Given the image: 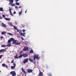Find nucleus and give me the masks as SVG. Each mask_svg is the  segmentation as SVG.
Returning <instances> with one entry per match:
<instances>
[{
	"instance_id": "f257e3e1",
	"label": "nucleus",
	"mask_w": 76,
	"mask_h": 76,
	"mask_svg": "<svg viewBox=\"0 0 76 76\" xmlns=\"http://www.w3.org/2000/svg\"><path fill=\"white\" fill-rule=\"evenodd\" d=\"M38 55H34V56L33 59L34 60H35V59H38L39 57H38Z\"/></svg>"
},
{
	"instance_id": "f03ea898",
	"label": "nucleus",
	"mask_w": 76,
	"mask_h": 76,
	"mask_svg": "<svg viewBox=\"0 0 76 76\" xmlns=\"http://www.w3.org/2000/svg\"><path fill=\"white\" fill-rule=\"evenodd\" d=\"M28 58H26V59H24L23 62V63H24V64H25L26 63H28Z\"/></svg>"
},
{
	"instance_id": "7ed1b4c3",
	"label": "nucleus",
	"mask_w": 76,
	"mask_h": 76,
	"mask_svg": "<svg viewBox=\"0 0 76 76\" xmlns=\"http://www.w3.org/2000/svg\"><path fill=\"white\" fill-rule=\"evenodd\" d=\"M13 65H14V66H12L11 67V69H15V66H16V64L15 63H13Z\"/></svg>"
},
{
	"instance_id": "20e7f679",
	"label": "nucleus",
	"mask_w": 76,
	"mask_h": 76,
	"mask_svg": "<svg viewBox=\"0 0 76 76\" xmlns=\"http://www.w3.org/2000/svg\"><path fill=\"white\" fill-rule=\"evenodd\" d=\"M14 40V39L12 38H11L10 39L8 40V44H9V43H10V42H11L12 41H13Z\"/></svg>"
},
{
	"instance_id": "39448f33",
	"label": "nucleus",
	"mask_w": 76,
	"mask_h": 76,
	"mask_svg": "<svg viewBox=\"0 0 76 76\" xmlns=\"http://www.w3.org/2000/svg\"><path fill=\"white\" fill-rule=\"evenodd\" d=\"M9 12H10V15H11V16H13V14H12V10L11 9V8H10V7H9Z\"/></svg>"
},
{
	"instance_id": "423d86ee",
	"label": "nucleus",
	"mask_w": 76,
	"mask_h": 76,
	"mask_svg": "<svg viewBox=\"0 0 76 76\" xmlns=\"http://www.w3.org/2000/svg\"><path fill=\"white\" fill-rule=\"evenodd\" d=\"M23 57H28V55L27 54H23Z\"/></svg>"
},
{
	"instance_id": "0eeeda50",
	"label": "nucleus",
	"mask_w": 76,
	"mask_h": 76,
	"mask_svg": "<svg viewBox=\"0 0 76 76\" xmlns=\"http://www.w3.org/2000/svg\"><path fill=\"white\" fill-rule=\"evenodd\" d=\"M25 34H26V33L25 32H24V33H21L20 34V35H21V36H23V37H25Z\"/></svg>"
},
{
	"instance_id": "6e6552de",
	"label": "nucleus",
	"mask_w": 76,
	"mask_h": 76,
	"mask_svg": "<svg viewBox=\"0 0 76 76\" xmlns=\"http://www.w3.org/2000/svg\"><path fill=\"white\" fill-rule=\"evenodd\" d=\"M28 50V47L26 48V47H24L23 51H26Z\"/></svg>"
},
{
	"instance_id": "1a4fd4ad",
	"label": "nucleus",
	"mask_w": 76,
	"mask_h": 76,
	"mask_svg": "<svg viewBox=\"0 0 76 76\" xmlns=\"http://www.w3.org/2000/svg\"><path fill=\"white\" fill-rule=\"evenodd\" d=\"M27 72L28 73H31L32 72V69H27Z\"/></svg>"
},
{
	"instance_id": "9d476101",
	"label": "nucleus",
	"mask_w": 76,
	"mask_h": 76,
	"mask_svg": "<svg viewBox=\"0 0 76 76\" xmlns=\"http://www.w3.org/2000/svg\"><path fill=\"white\" fill-rule=\"evenodd\" d=\"M14 39V40L13 41H13V42H12V43L13 44H15V45H16V42H17V40H15Z\"/></svg>"
},
{
	"instance_id": "9b49d317",
	"label": "nucleus",
	"mask_w": 76,
	"mask_h": 76,
	"mask_svg": "<svg viewBox=\"0 0 76 76\" xmlns=\"http://www.w3.org/2000/svg\"><path fill=\"white\" fill-rule=\"evenodd\" d=\"M21 70L23 72V73H25V74H26V72H25V70H24V69H23V68H22Z\"/></svg>"
},
{
	"instance_id": "f8f14e48",
	"label": "nucleus",
	"mask_w": 76,
	"mask_h": 76,
	"mask_svg": "<svg viewBox=\"0 0 76 76\" xmlns=\"http://www.w3.org/2000/svg\"><path fill=\"white\" fill-rule=\"evenodd\" d=\"M2 27H4V28H6V24H4L3 23H2Z\"/></svg>"
},
{
	"instance_id": "ddd939ff",
	"label": "nucleus",
	"mask_w": 76,
	"mask_h": 76,
	"mask_svg": "<svg viewBox=\"0 0 76 76\" xmlns=\"http://www.w3.org/2000/svg\"><path fill=\"white\" fill-rule=\"evenodd\" d=\"M17 31L19 32L20 35L21 33H22V30H19V29H17Z\"/></svg>"
},
{
	"instance_id": "4468645a",
	"label": "nucleus",
	"mask_w": 76,
	"mask_h": 76,
	"mask_svg": "<svg viewBox=\"0 0 76 76\" xmlns=\"http://www.w3.org/2000/svg\"><path fill=\"white\" fill-rule=\"evenodd\" d=\"M39 76H43V74H42V72H40V73L39 74Z\"/></svg>"
},
{
	"instance_id": "2eb2a0df",
	"label": "nucleus",
	"mask_w": 76,
	"mask_h": 76,
	"mask_svg": "<svg viewBox=\"0 0 76 76\" xmlns=\"http://www.w3.org/2000/svg\"><path fill=\"white\" fill-rule=\"evenodd\" d=\"M6 47L7 46L8 47H10V46H11V43H10V44H8L7 45H6Z\"/></svg>"
},
{
	"instance_id": "dca6fc26",
	"label": "nucleus",
	"mask_w": 76,
	"mask_h": 76,
	"mask_svg": "<svg viewBox=\"0 0 76 76\" xmlns=\"http://www.w3.org/2000/svg\"><path fill=\"white\" fill-rule=\"evenodd\" d=\"M4 52V49H1L0 50V53H3Z\"/></svg>"
},
{
	"instance_id": "f3484780",
	"label": "nucleus",
	"mask_w": 76,
	"mask_h": 76,
	"mask_svg": "<svg viewBox=\"0 0 76 76\" xmlns=\"http://www.w3.org/2000/svg\"><path fill=\"white\" fill-rule=\"evenodd\" d=\"M5 19L6 20H7L8 21H9V20H10V19L9 18H5Z\"/></svg>"
},
{
	"instance_id": "a211bd4d",
	"label": "nucleus",
	"mask_w": 76,
	"mask_h": 76,
	"mask_svg": "<svg viewBox=\"0 0 76 76\" xmlns=\"http://www.w3.org/2000/svg\"><path fill=\"white\" fill-rule=\"evenodd\" d=\"M11 4V6H15V4H12V3H10L9 4Z\"/></svg>"
},
{
	"instance_id": "6ab92c4d",
	"label": "nucleus",
	"mask_w": 76,
	"mask_h": 76,
	"mask_svg": "<svg viewBox=\"0 0 76 76\" xmlns=\"http://www.w3.org/2000/svg\"><path fill=\"white\" fill-rule=\"evenodd\" d=\"M34 53V51H33V50L31 49V50L30 51L29 53L30 54H32V53Z\"/></svg>"
},
{
	"instance_id": "aec40b11",
	"label": "nucleus",
	"mask_w": 76,
	"mask_h": 76,
	"mask_svg": "<svg viewBox=\"0 0 76 76\" xmlns=\"http://www.w3.org/2000/svg\"><path fill=\"white\" fill-rule=\"evenodd\" d=\"M10 3H13V0H9Z\"/></svg>"
},
{
	"instance_id": "412c9836",
	"label": "nucleus",
	"mask_w": 76,
	"mask_h": 76,
	"mask_svg": "<svg viewBox=\"0 0 76 76\" xmlns=\"http://www.w3.org/2000/svg\"><path fill=\"white\" fill-rule=\"evenodd\" d=\"M6 33V31H3L1 32L2 35H4V34H5Z\"/></svg>"
},
{
	"instance_id": "4be33fe9",
	"label": "nucleus",
	"mask_w": 76,
	"mask_h": 76,
	"mask_svg": "<svg viewBox=\"0 0 76 76\" xmlns=\"http://www.w3.org/2000/svg\"><path fill=\"white\" fill-rule=\"evenodd\" d=\"M12 75L13 76H16V73L14 72L12 74Z\"/></svg>"
},
{
	"instance_id": "5701e85b",
	"label": "nucleus",
	"mask_w": 76,
	"mask_h": 76,
	"mask_svg": "<svg viewBox=\"0 0 76 76\" xmlns=\"http://www.w3.org/2000/svg\"><path fill=\"white\" fill-rule=\"evenodd\" d=\"M21 43H22V42H20L19 43L17 42L16 45H20V44H21Z\"/></svg>"
},
{
	"instance_id": "b1692460",
	"label": "nucleus",
	"mask_w": 76,
	"mask_h": 76,
	"mask_svg": "<svg viewBox=\"0 0 76 76\" xmlns=\"http://www.w3.org/2000/svg\"><path fill=\"white\" fill-rule=\"evenodd\" d=\"M8 35H11V36H13V34L11 33H9L7 34Z\"/></svg>"
},
{
	"instance_id": "393cba45",
	"label": "nucleus",
	"mask_w": 76,
	"mask_h": 76,
	"mask_svg": "<svg viewBox=\"0 0 76 76\" xmlns=\"http://www.w3.org/2000/svg\"><path fill=\"white\" fill-rule=\"evenodd\" d=\"M22 56H23V55H21L18 56V58H21V57H22Z\"/></svg>"
},
{
	"instance_id": "a878e982",
	"label": "nucleus",
	"mask_w": 76,
	"mask_h": 76,
	"mask_svg": "<svg viewBox=\"0 0 76 76\" xmlns=\"http://www.w3.org/2000/svg\"><path fill=\"white\" fill-rule=\"evenodd\" d=\"M22 11H21L19 13V15H22Z\"/></svg>"
},
{
	"instance_id": "bb28decb",
	"label": "nucleus",
	"mask_w": 76,
	"mask_h": 76,
	"mask_svg": "<svg viewBox=\"0 0 76 76\" xmlns=\"http://www.w3.org/2000/svg\"><path fill=\"white\" fill-rule=\"evenodd\" d=\"M15 58H18V54H17L15 56Z\"/></svg>"
},
{
	"instance_id": "cd10ccee",
	"label": "nucleus",
	"mask_w": 76,
	"mask_h": 76,
	"mask_svg": "<svg viewBox=\"0 0 76 76\" xmlns=\"http://www.w3.org/2000/svg\"><path fill=\"white\" fill-rule=\"evenodd\" d=\"M29 61H31V62H32V61H33V60H32V59H31V58H29Z\"/></svg>"
},
{
	"instance_id": "c85d7f7f",
	"label": "nucleus",
	"mask_w": 76,
	"mask_h": 76,
	"mask_svg": "<svg viewBox=\"0 0 76 76\" xmlns=\"http://www.w3.org/2000/svg\"><path fill=\"white\" fill-rule=\"evenodd\" d=\"M0 11H4V10H3V8H0Z\"/></svg>"
},
{
	"instance_id": "c756f323",
	"label": "nucleus",
	"mask_w": 76,
	"mask_h": 76,
	"mask_svg": "<svg viewBox=\"0 0 76 76\" xmlns=\"http://www.w3.org/2000/svg\"><path fill=\"white\" fill-rule=\"evenodd\" d=\"M13 27H14V29H15V30H17V29H17V28H16V26H14Z\"/></svg>"
},
{
	"instance_id": "7c9ffc66",
	"label": "nucleus",
	"mask_w": 76,
	"mask_h": 76,
	"mask_svg": "<svg viewBox=\"0 0 76 76\" xmlns=\"http://www.w3.org/2000/svg\"><path fill=\"white\" fill-rule=\"evenodd\" d=\"M2 66H3V67H5V66H6V64H2Z\"/></svg>"
},
{
	"instance_id": "2f4dec72",
	"label": "nucleus",
	"mask_w": 76,
	"mask_h": 76,
	"mask_svg": "<svg viewBox=\"0 0 76 76\" xmlns=\"http://www.w3.org/2000/svg\"><path fill=\"white\" fill-rule=\"evenodd\" d=\"M6 47V45H2L1 46V47Z\"/></svg>"
},
{
	"instance_id": "473e14b6",
	"label": "nucleus",
	"mask_w": 76,
	"mask_h": 76,
	"mask_svg": "<svg viewBox=\"0 0 76 76\" xmlns=\"http://www.w3.org/2000/svg\"><path fill=\"white\" fill-rule=\"evenodd\" d=\"M16 5H19V3L18 2H16L15 3Z\"/></svg>"
},
{
	"instance_id": "72a5a7b5",
	"label": "nucleus",
	"mask_w": 76,
	"mask_h": 76,
	"mask_svg": "<svg viewBox=\"0 0 76 76\" xmlns=\"http://www.w3.org/2000/svg\"><path fill=\"white\" fill-rule=\"evenodd\" d=\"M22 53H23V52L22 51H20V54H22Z\"/></svg>"
},
{
	"instance_id": "f704fd0d",
	"label": "nucleus",
	"mask_w": 76,
	"mask_h": 76,
	"mask_svg": "<svg viewBox=\"0 0 76 76\" xmlns=\"http://www.w3.org/2000/svg\"><path fill=\"white\" fill-rule=\"evenodd\" d=\"M2 16H3V17L4 18H5V15H4V14L2 15Z\"/></svg>"
},
{
	"instance_id": "c9c22d12",
	"label": "nucleus",
	"mask_w": 76,
	"mask_h": 76,
	"mask_svg": "<svg viewBox=\"0 0 76 76\" xmlns=\"http://www.w3.org/2000/svg\"><path fill=\"white\" fill-rule=\"evenodd\" d=\"M14 62V59H13L11 62V63H13Z\"/></svg>"
},
{
	"instance_id": "e433bc0d",
	"label": "nucleus",
	"mask_w": 76,
	"mask_h": 76,
	"mask_svg": "<svg viewBox=\"0 0 76 76\" xmlns=\"http://www.w3.org/2000/svg\"><path fill=\"white\" fill-rule=\"evenodd\" d=\"M48 76H52V74H49L48 75Z\"/></svg>"
},
{
	"instance_id": "4c0bfd02",
	"label": "nucleus",
	"mask_w": 76,
	"mask_h": 76,
	"mask_svg": "<svg viewBox=\"0 0 76 76\" xmlns=\"http://www.w3.org/2000/svg\"><path fill=\"white\" fill-rule=\"evenodd\" d=\"M15 8L16 9H18V7L16 6H15Z\"/></svg>"
},
{
	"instance_id": "58836bf2",
	"label": "nucleus",
	"mask_w": 76,
	"mask_h": 76,
	"mask_svg": "<svg viewBox=\"0 0 76 76\" xmlns=\"http://www.w3.org/2000/svg\"><path fill=\"white\" fill-rule=\"evenodd\" d=\"M22 31H23V32H25V29H23V30Z\"/></svg>"
},
{
	"instance_id": "ea45409f",
	"label": "nucleus",
	"mask_w": 76,
	"mask_h": 76,
	"mask_svg": "<svg viewBox=\"0 0 76 76\" xmlns=\"http://www.w3.org/2000/svg\"><path fill=\"white\" fill-rule=\"evenodd\" d=\"M2 58V55H0V58Z\"/></svg>"
},
{
	"instance_id": "a19ab883",
	"label": "nucleus",
	"mask_w": 76,
	"mask_h": 76,
	"mask_svg": "<svg viewBox=\"0 0 76 76\" xmlns=\"http://www.w3.org/2000/svg\"><path fill=\"white\" fill-rule=\"evenodd\" d=\"M14 72H15V71H12V72H10V73H14Z\"/></svg>"
},
{
	"instance_id": "79ce46f5",
	"label": "nucleus",
	"mask_w": 76,
	"mask_h": 76,
	"mask_svg": "<svg viewBox=\"0 0 76 76\" xmlns=\"http://www.w3.org/2000/svg\"><path fill=\"white\" fill-rule=\"evenodd\" d=\"M21 39H22V41H23V40H24V39H23V37H21Z\"/></svg>"
},
{
	"instance_id": "37998d69",
	"label": "nucleus",
	"mask_w": 76,
	"mask_h": 76,
	"mask_svg": "<svg viewBox=\"0 0 76 76\" xmlns=\"http://www.w3.org/2000/svg\"><path fill=\"white\" fill-rule=\"evenodd\" d=\"M0 38H1V39H2V38H3V37L1 36V37H0Z\"/></svg>"
},
{
	"instance_id": "c03bdc74",
	"label": "nucleus",
	"mask_w": 76,
	"mask_h": 76,
	"mask_svg": "<svg viewBox=\"0 0 76 76\" xmlns=\"http://www.w3.org/2000/svg\"><path fill=\"white\" fill-rule=\"evenodd\" d=\"M15 1L16 2H17V1H19V0H15Z\"/></svg>"
},
{
	"instance_id": "a18cd8bd",
	"label": "nucleus",
	"mask_w": 76,
	"mask_h": 76,
	"mask_svg": "<svg viewBox=\"0 0 76 76\" xmlns=\"http://www.w3.org/2000/svg\"><path fill=\"white\" fill-rule=\"evenodd\" d=\"M3 19V17H0V19Z\"/></svg>"
},
{
	"instance_id": "49530a36",
	"label": "nucleus",
	"mask_w": 76,
	"mask_h": 76,
	"mask_svg": "<svg viewBox=\"0 0 76 76\" xmlns=\"http://www.w3.org/2000/svg\"><path fill=\"white\" fill-rule=\"evenodd\" d=\"M16 12L14 11L13 13V14H16Z\"/></svg>"
},
{
	"instance_id": "de8ad7c7",
	"label": "nucleus",
	"mask_w": 76,
	"mask_h": 76,
	"mask_svg": "<svg viewBox=\"0 0 76 76\" xmlns=\"http://www.w3.org/2000/svg\"><path fill=\"white\" fill-rule=\"evenodd\" d=\"M15 24L16 25H17V22H16V21L15 22Z\"/></svg>"
},
{
	"instance_id": "09e8293b",
	"label": "nucleus",
	"mask_w": 76,
	"mask_h": 76,
	"mask_svg": "<svg viewBox=\"0 0 76 76\" xmlns=\"http://www.w3.org/2000/svg\"><path fill=\"white\" fill-rule=\"evenodd\" d=\"M5 67H6V68H7L8 66L7 65H5Z\"/></svg>"
},
{
	"instance_id": "8fccbe9b",
	"label": "nucleus",
	"mask_w": 76,
	"mask_h": 76,
	"mask_svg": "<svg viewBox=\"0 0 76 76\" xmlns=\"http://www.w3.org/2000/svg\"><path fill=\"white\" fill-rule=\"evenodd\" d=\"M22 27H23V28H25V26H22Z\"/></svg>"
},
{
	"instance_id": "3c124183",
	"label": "nucleus",
	"mask_w": 76,
	"mask_h": 76,
	"mask_svg": "<svg viewBox=\"0 0 76 76\" xmlns=\"http://www.w3.org/2000/svg\"><path fill=\"white\" fill-rule=\"evenodd\" d=\"M19 8H21V6L19 7Z\"/></svg>"
},
{
	"instance_id": "603ef678",
	"label": "nucleus",
	"mask_w": 76,
	"mask_h": 76,
	"mask_svg": "<svg viewBox=\"0 0 76 76\" xmlns=\"http://www.w3.org/2000/svg\"><path fill=\"white\" fill-rule=\"evenodd\" d=\"M27 11V10H26V11H25V12L26 13Z\"/></svg>"
},
{
	"instance_id": "864d4df0",
	"label": "nucleus",
	"mask_w": 76,
	"mask_h": 76,
	"mask_svg": "<svg viewBox=\"0 0 76 76\" xmlns=\"http://www.w3.org/2000/svg\"><path fill=\"white\" fill-rule=\"evenodd\" d=\"M26 43H28V42L27 41H26Z\"/></svg>"
},
{
	"instance_id": "5fc2aeb1",
	"label": "nucleus",
	"mask_w": 76,
	"mask_h": 76,
	"mask_svg": "<svg viewBox=\"0 0 76 76\" xmlns=\"http://www.w3.org/2000/svg\"><path fill=\"white\" fill-rule=\"evenodd\" d=\"M25 76H26V74Z\"/></svg>"
},
{
	"instance_id": "6e6d98bb",
	"label": "nucleus",
	"mask_w": 76,
	"mask_h": 76,
	"mask_svg": "<svg viewBox=\"0 0 76 76\" xmlns=\"http://www.w3.org/2000/svg\"><path fill=\"white\" fill-rule=\"evenodd\" d=\"M25 44L26 45V43H25Z\"/></svg>"
},
{
	"instance_id": "4d7b16f0",
	"label": "nucleus",
	"mask_w": 76,
	"mask_h": 76,
	"mask_svg": "<svg viewBox=\"0 0 76 76\" xmlns=\"http://www.w3.org/2000/svg\"><path fill=\"white\" fill-rule=\"evenodd\" d=\"M1 72V71L0 70V73Z\"/></svg>"
},
{
	"instance_id": "13d9d810",
	"label": "nucleus",
	"mask_w": 76,
	"mask_h": 76,
	"mask_svg": "<svg viewBox=\"0 0 76 76\" xmlns=\"http://www.w3.org/2000/svg\"><path fill=\"white\" fill-rule=\"evenodd\" d=\"M33 63H34V62H33Z\"/></svg>"
},
{
	"instance_id": "bf43d9fd",
	"label": "nucleus",
	"mask_w": 76,
	"mask_h": 76,
	"mask_svg": "<svg viewBox=\"0 0 76 76\" xmlns=\"http://www.w3.org/2000/svg\"><path fill=\"white\" fill-rule=\"evenodd\" d=\"M42 53H43V52H42Z\"/></svg>"
}]
</instances>
